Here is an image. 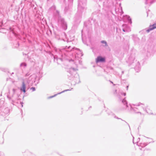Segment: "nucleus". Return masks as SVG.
Here are the masks:
<instances>
[{
	"instance_id": "1",
	"label": "nucleus",
	"mask_w": 156,
	"mask_h": 156,
	"mask_svg": "<svg viewBox=\"0 0 156 156\" xmlns=\"http://www.w3.org/2000/svg\"><path fill=\"white\" fill-rule=\"evenodd\" d=\"M105 58H102L101 57H98L96 60V62H105Z\"/></svg>"
},
{
	"instance_id": "2",
	"label": "nucleus",
	"mask_w": 156,
	"mask_h": 156,
	"mask_svg": "<svg viewBox=\"0 0 156 156\" xmlns=\"http://www.w3.org/2000/svg\"><path fill=\"white\" fill-rule=\"evenodd\" d=\"M156 28V24H154L153 25L150 26L149 29L147 30V32H149L150 31Z\"/></svg>"
},
{
	"instance_id": "3",
	"label": "nucleus",
	"mask_w": 156,
	"mask_h": 156,
	"mask_svg": "<svg viewBox=\"0 0 156 156\" xmlns=\"http://www.w3.org/2000/svg\"><path fill=\"white\" fill-rule=\"evenodd\" d=\"M25 85L24 82L23 83H22V87L21 89V90L22 91H23L24 93H25L26 90H25Z\"/></svg>"
},
{
	"instance_id": "4",
	"label": "nucleus",
	"mask_w": 156,
	"mask_h": 156,
	"mask_svg": "<svg viewBox=\"0 0 156 156\" xmlns=\"http://www.w3.org/2000/svg\"><path fill=\"white\" fill-rule=\"evenodd\" d=\"M101 42L102 43H103V44H105V46H107V43L106 42V41H101Z\"/></svg>"
},
{
	"instance_id": "5",
	"label": "nucleus",
	"mask_w": 156,
	"mask_h": 156,
	"mask_svg": "<svg viewBox=\"0 0 156 156\" xmlns=\"http://www.w3.org/2000/svg\"><path fill=\"white\" fill-rule=\"evenodd\" d=\"M30 89L31 90L33 91H34L35 90V87H31Z\"/></svg>"
}]
</instances>
